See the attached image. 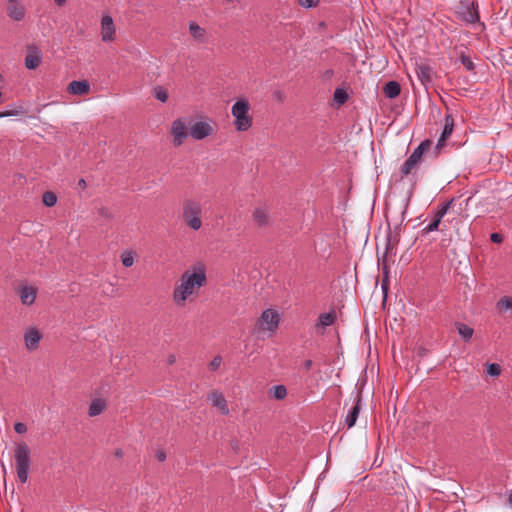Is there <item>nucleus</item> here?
Instances as JSON below:
<instances>
[{
	"label": "nucleus",
	"mask_w": 512,
	"mask_h": 512,
	"mask_svg": "<svg viewBox=\"0 0 512 512\" xmlns=\"http://www.w3.org/2000/svg\"><path fill=\"white\" fill-rule=\"evenodd\" d=\"M301 7L312 8L318 5L319 0H298Z\"/></svg>",
	"instance_id": "e433bc0d"
},
{
	"label": "nucleus",
	"mask_w": 512,
	"mask_h": 512,
	"mask_svg": "<svg viewBox=\"0 0 512 512\" xmlns=\"http://www.w3.org/2000/svg\"><path fill=\"white\" fill-rule=\"evenodd\" d=\"M14 460L17 478L22 484H24L28 480L31 465V450L25 442L16 444Z\"/></svg>",
	"instance_id": "f03ea898"
},
{
	"label": "nucleus",
	"mask_w": 512,
	"mask_h": 512,
	"mask_svg": "<svg viewBox=\"0 0 512 512\" xmlns=\"http://www.w3.org/2000/svg\"><path fill=\"white\" fill-rule=\"evenodd\" d=\"M21 113H22V110L0 112V118L8 117V116H17V115H19Z\"/></svg>",
	"instance_id": "ea45409f"
},
{
	"label": "nucleus",
	"mask_w": 512,
	"mask_h": 512,
	"mask_svg": "<svg viewBox=\"0 0 512 512\" xmlns=\"http://www.w3.org/2000/svg\"><path fill=\"white\" fill-rule=\"evenodd\" d=\"M454 128V119L452 115H446L445 124L441 136L438 139L437 148L444 146L445 141L451 136Z\"/></svg>",
	"instance_id": "dca6fc26"
},
{
	"label": "nucleus",
	"mask_w": 512,
	"mask_h": 512,
	"mask_svg": "<svg viewBox=\"0 0 512 512\" xmlns=\"http://www.w3.org/2000/svg\"><path fill=\"white\" fill-rule=\"evenodd\" d=\"M214 133V127L211 122L197 121L189 128V135L195 140H202Z\"/></svg>",
	"instance_id": "423d86ee"
},
{
	"label": "nucleus",
	"mask_w": 512,
	"mask_h": 512,
	"mask_svg": "<svg viewBox=\"0 0 512 512\" xmlns=\"http://www.w3.org/2000/svg\"><path fill=\"white\" fill-rule=\"evenodd\" d=\"M156 457L160 462H163L166 459V453L163 450H159L156 453Z\"/></svg>",
	"instance_id": "79ce46f5"
},
{
	"label": "nucleus",
	"mask_w": 512,
	"mask_h": 512,
	"mask_svg": "<svg viewBox=\"0 0 512 512\" xmlns=\"http://www.w3.org/2000/svg\"><path fill=\"white\" fill-rule=\"evenodd\" d=\"M416 73L418 79L421 81L423 85L429 83L431 81V70L426 65H419L416 69Z\"/></svg>",
	"instance_id": "5701e85b"
},
{
	"label": "nucleus",
	"mask_w": 512,
	"mask_h": 512,
	"mask_svg": "<svg viewBox=\"0 0 512 512\" xmlns=\"http://www.w3.org/2000/svg\"><path fill=\"white\" fill-rule=\"evenodd\" d=\"M490 239L493 243H501L503 241V236L499 233H492Z\"/></svg>",
	"instance_id": "a19ab883"
},
{
	"label": "nucleus",
	"mask_w": 512,
	"mask_h": 512,
	"mask_svg": "<svg viewBox=\"0 0 512 512\" xmlns=\"http://www.w3.org/2000/svg\"><path fill=\"white\" fill-rule=\"evenodd\" d=\"M253 221L258 227L267 226L270 223L269 209L265 206H258L253 211Z\"/></svg>",
	"instance_id": "4468645a"
},
{
	"label": "nucleus",
	"mask_w": 512,
	"mask_h": 512,
	"mask_svg": "<svg viewBox=\"0 0 512 512\" xmlns=\"http://www.w3.org/2000/svg\"><path fill=\"white\" fill-rule=\"evenodd\" d=\"M452 200L446 203L441 204L437 211L434 213L436 217H439L440 220L447 214L448 210L451 207Z\"/></svg>",
	"instance_id": "c85d7f7f"
},
{
	"label": "nucleus",
	"mask_w": 512,
	"mask_h": 512,
	"mask_svg": "<svg viewBox=\"0 0 512 512\" xmlns=\"http://www.w3.org/2000/svg\"><path fill=\"white\" fill-rule=\"evenodd\" d=\"M14 430L18 433V434H24L26 431H27V426L26 424L22 423V422H17L15 423L14 425Z\"/></svg>",
	"instance_id": "58836bf2"
},
{
	"label": "nucleus",
	"mask_w": 512,
	"mask_h": 512,
	"mask_svg": "<svg viewBox=\"0 0 512 512\" xmlns=\"http://www.w3.org/2000/svg\"><path fill=\"white\" fill-rule=\"evenodd\" d=\"M101 40L103 42H112L116 37V28L113 18L109 15H103L101 19Z\"/></svg>",
	"instance_id": "6e6552de"
},
{
	"label": "nucleus",
	"mask_w": 512,
	"mask_h": 512,
	"mask_svg": "<svg viewBox=\"0 0 512 512\" xmlns=\"http://www.w3.org/2000/svg\"><path fill=\"white\" fill-rule=\"evenodd\" d=\"M391 239H388L387 250L390 249Z\"/></svg>",
	"instance_id": "8fccbe9b"
},
{
	"label": "nucleus",
	"mask_w": 512,
	"mask_h": 512,
	"mask_svg": "<svg viewBox=\"0 0 512 512\" xmlns=\"http://www.w3.org/2000/svg\"><path fill=\"white\" fill-rule=\"evenodd\" d=\"M42 61V52L35 45L27 47V55L25 57V67L29 70L36 69Z\"/></svg>",
	"instance_id": "9d476101"
},
{
	"label": "nucleus",
	"mask_w": 512,
	"mask_h": 512,
	"mask_svg": "<svg viewBox=\"0 0 512 512\" xmlns=\"http://www.w3.org/2000/svg\"><path fill=\"white\" fill-rule=\"evenodd\" d=\"M361 393L358 392L356 396L355 404L351 407V409L348 411L346 417H345V424L348 428H352L359 416L360 410H361Z\"/></svg>",
	"instance_id": "ddd939ff"
},
{
	"label": "nucleus",
	"mask_w": 512,
	"mask_h": 512,
	"mask_svg": "<svg viewBox=\"0 0 512 512\" xmlns=\"http://www.w3.org/2000/svg\"><path fill=\"white\" fill-rule=\"evenodd\" d=\"M7 14L14 21H21L25 17V7L20 0H9Z\"/></svg>",
	"instance_id": "9b49d317"
},
{
	"label": "nucleus",
	"mask_w": 512,
	"mask_h": 512,
	"mask_svg": "<svg viewBox=\"0 0 512 512\" xmlns=\"http://www.w3.org/2000/svg\"><path fill=\"white\" fill-rule=\"evenodd\" d=\"M207 282L206 267L196 263L186 269L180 276L179 283L173 290V301L177 306H184L192 297L199 294L201 287Z\"/></svg>",
	"instance_id": "f257e3e1"
},
{
	"label": "nucleus",
	"mask_w": 512,
	"mask_h": 512,
	"mask_svg": "<svg viewBox=\"0 0 512 512\" xmlns=\"http://www.w3.org/2000/svg\"><path fill=\"white\" fill-rule=\"evenodd\" d=\"M421 160V155L413 151L400 168L403 176H407L417 166Z\"/></svg>",
	"instance_id": "f3484780"
},
{
	"label": "nucleus",
	"mask_w": 512,
	"mask_h": 512,
	"mask_svg": "<svg viewBox=\"0 0 512 512\" xmlns=\"http://www.w3.org/2000/svg\"><path fill=\"white\" fill-rule=\"evenodd\" d=\"M221 363H222V358H221V356L217 355L209 363V368L211 370H217L220 367Z\"/></svg>",
	"instance_id": "4c0bfd02"
},
{
	"label": "nucleus",
	"mask_w": 512,
	"mask_h": 512,
	"mask_svg": "<svg viewBox=\"0 0 512 512\" xmlns=\"http://www.w3.org/2000/svg\"><path fill=\"white\" fill-rule=\"evenodd\" d=\"M202 207L200 203L194 200H186L183 203L182 216L186 224L192 230H199L202 226L201 221Z\"/></svg>",
	"instance_id": "20e7f679"
},
{
	"label": "nucleus",
	"mask_w": 512,
	"mask_h": 512,
	"mask_svg": "<svg viewBox=\"0 0 512 512\" xmlns=\"http://www.w3.org/2000/svg\"><path fill=\"white\" fill-rule=\"evenodd\" d=\"M457 331L463 340L468 341L472 338L474 330L464 323L457 322L456 324Z\"/></svg>",
	"instance_id": "b1692460"
},
{
	"label": "nucleus",
	"mask_w": 512,
	"mask_h": 512,
	"mask_svg": "<svg viewBox=\"0 0 512 512\" xmlns=\"http://www.w3.org/2000/svg\"><path fill=\"white\" fill-rule=\"evenodd\" d=\"M154 97L162 102V103H165L168 99V93H167V90L165 88H163L162 86H156L154 88Z\"/></svg>",
	"instance_id": "bb28decb"
},
{
	"label": "nucleus",
	"mask_w": 512,
	"mask_h": 512,
	"mask_svg": "<svg viewBox=\"0 0 512 512\" xmlns=\"http://www.w3.org/2000/svg\"><path fill=\"white\" fill-rule=\"evenodd\" d=\"M78 184H79V186H81V187H84V186L86 185V183H85V180H84V179H80Z\"/></svg>",
	"instance_id": "de8ad7c7"
},
{
	"label": "nucleus",
	"mask_w": 512,
	"mask_h": 512,
	"mask_svg": "<svg viewBox=\"0 0 512 512\" xmlns=\"http://www.w3.org/2000/svg\"><path fill=\"white\" fill-rule=\"evenodd\" d=\"M171 134L173 136V142L175 146H180L183 141L187 138V132L184 122L180 119L175 120L172 123Z\"/></svg>",
	"instance_id": "f8f14e48"
},
{
	"label": "nucleus",
	"mask_w": 512,
	"mask_h": 512,
	"mask_svg": "<svg viewBox=\"0 0 512 512\" xmlns=\"http://www.w3.org/2000/svg\"><path fill=\"white\" fill-rule=\"evenodd\" d=\"M189 32L195 41L199 43L206 42L207 32L203 27L198 25L196 22L191 21L189 23Z\"/></svg>",
	"instance_id": "6ab92c4d"
},
{
	"label": "nucleus",
	"mask_w": 512,
	"mask_h": 512,
	"mask_svg": "<svg viewBox=\"0 0 512 512\" xmlns=\"http://www.w3.org/2000/svg\"><path fill=\"white\" fill-rule=\"evenodd\" d=\"M208 400L214 407H217L223 415L229 414V408L224 395L219 391H213L208 396Z\"/></svg>",
	"instance_id": "2eb2a0df"
},
{
	"label": "nucleus",
	"mask_w": 512,
	"mask_h": 512,
	"mask_svg": "<svg viewBox=\"0 0 512 512\" xmlns=\"http://www.w3.org/2000/svg\"><path fill=\"white\" fill-rule=\"evenodd\" d=\"M383 91H384V94L386 97H388L390 99H394L400 94L401 87L398 82L389 81L385 84Z\"/></svg>",
	"instance_id": "4be33fe9"
},
{
	"label": "nucleus",
	"mask_w": 512,
	"mask_h": 512,
	"mask_svg": "<svg viewBox=\"0 0 512 512\" xmlns=\"http://www.w3.org/2000/svg\"><path fill=\"white\" fill-rule=\"evenodd\" d=\"M54 2H55L58 6H63V5L66 3V0H54Z\"/></svg>",
	"instance_id": "a18cd8bd"
},
{
	"label": "nucleus",
	"mask_w": 512,
	"mask_h": 512,
	"mask_svg": "<svg viewBox=\"0 0 512 512\" xmlns=\"http://www.w3.org/2000/svg\"><path fill=\"white\" fill-rule=\"evenodd\" d=\"M16 291L18 293L20 302L23 305L30 306L35 302L36 297H37V288L36 287H34L32 285L20 283V284H18Z\"/></svg>",
	"instance_id": "0eeeda50"
},
{
	"label": "nucleus",
	"mask_w": 512,
	"mask_h": 512,
	"mask_svg": "<svg viewBox=\"0 0 512 512\" xmlns=\"http://www.w3.org/2000/svg\"><path fill=\"white\" fill-rule=\"evenodd\" d=\"M348 99V95L345 90L337 88L334 91V100L339 104H344Z\"/></svg>",
	"instance_id": "cd10ccee"
},
{
	"label": "nucleus",
	"mask_w": 512,
	"mask_h": 512,
	"mask_svg": "<svg viewBox=\"0 0 512 512\" xmlns=\"http://www.w3.org/2000/svg\"><path fill=\"white\" fill-rule=\"evenodd\" d=\"M460 61L461 63L463 64V66L468 70V71H472L474 70V63L472 62V60L470 59V57L466 56V55H462L460 57Z\"/></svg>",
	"instance_id": "f704fd0d"
},
{
	"label": "nucleus",
	"mask_w": 512,
	"mask_h": 512,
	"mask_svg": "<svg viewBox=\"0 0 512 512\" xmlns=\"http://www.w3.org/2000/svg\"><path fill=\"white\" fill-rule=\"evenodd\" d=\"M429 147H430V141L425 140V141L421 142L414 151L418 152V154H420L422 156L423 153L429 149Z\"/></svg>",
	"instance_id": "c9c22d12"
},
{
	"label": "nucleus",
	"mask_w": 512,
	"mask_h": 512,
	"mask_svg": "<svg viewBox=\"0 0 512 512\" xmlns=\"http://www.w3.org/2000/svg\"><path fill=\"white\" fill-rule=\"evenodd\" d=\"M335 320H336V312L335 311H331L328 313H322L318 317V322L316 324V328L324 329L328 326L333 325Z\"/></svg>",
	"instance_id": "aec40b11"
},
{
	"label": "nucleus",
	"mask_w": 512,
	"mask_h": 512,
	"mask_svg": "<svg viewBox=\"0 0 512 512\" xmlns=\"http://www.w3.org/2000/svg\"><path fill=\"white\" fill-rule=\"evenodd\" d=\"M121 261L125 267H131L134 264V254L132 252H124L121 255Z\"/></svg>",
	"instance_id": "c756f323"
},
{
	"label": "nucleus",
	"mask_w": 512,
	"mask_h": 512,
	"mask_svg": "<svg viewBox=\"0 0 512 512\" xmlns=\"http://www.w3.org/2000/svg\"><path fill=\"white\" fill-rule=\"evenodd\" d=\"M250 103L247 99H238L231 107V114L234 117V127L238 132L247 131L253 123V118L249 114Z\"/></svg>",
	"instance_id": "7ed1b4c3"
},
{
	"label": "nucleus",
	"mask_w": 512,
	"mask_h": 512,
	"mask_svg": "<svg viewBox=\"0 0 512 512\" xmlns=\"http://www.w3.org/2000/svg\"><path fill=\"white\" fill-rule=\"evenodd\" d=\"M43 335L36 327H29L25 330L23 338L25 347L29 351H34L39 347Z\"/></svg>",
	"instance_id": "1a4fd4ad"
},
{
	"label": "nucleus",
	"mask_w": 512,
	"mask_h": 512,
	"mask_svg": "<svg viewBox=\"0 0 512 512\" xmlns=\"http://www.w3.org/2000/svg\"><path fill=\"white\" fill-rule=\"evenodd\" d=\"M176 361L175 355H169L167 358L168 364H173Z\"/></svg>",
	"instance_id": "c03bdc74"
},
{
	"label": "nucleus",
	"mask_w": 512,
	"mask_h": 512,
	"mask_svg": "<svg viewBox=\"0 0 512 512\" xmlns=\"http://www.w3.org/2000/svg\"><path fill=\"white\" fill-rule=\"evenodd\" d=\"M304 369L309 370L312 367V360L308 359L303 364Z\"/></svg>",
	"instance_id": "37998d69"
},
{
	"label": "nucleus",
	"mask_w": 512,
	"mask_h": 512,
	"mask_svg": "<svg viewBox=\"0 0 512 512\" xmlns=\"http://www.w3.org/2000/svg\"><path fill=\"white\" fill-rule=\"evenodd\" d=\"M479 19L478 13L473 9H468L464 15V20L468 23H474Z\"/></svg>",
	"instance_id": "473e14b6"
},
{
	"label": "nucleus",
	"mask_w": 512,
	"mask_h": 512,
	"mask_svg": "<svg viewBox=\"0 0 512 512\" xmlns=\"http://www.w3.org/2000/svg\"><path fill=\"white\" fill-rule=\"evenodd\" d=\"M90 90V85L88 83V81L86 80H81V81H72L69 83L68 85V91L69 93L71 94H74V95H85L89 92Z\"/></svg>",
	"instance_id": "a211bd4d"
},
{
	"label": "nucleus",
	"mask_w": 512,
	"mask_h": 512,
	"mask_svg": "<svg viewBox=\"0 0 512 512\" xmlns=\"http://www.w3.org/2000/svg\"><path fill=\"white\" fill-rule=\"evenodd\" d=\"M487 373L492 377H497L501 374V367L497 363H492L487 366Z\"/></svg>",
	"instance_id": "7c9ffc66"
},
{
	"label": "nucleus",
	"mask_w": 512,
	"mask_h": 512,
	"mask_svg": "<svg viewBox=\"0 0 512 512\" xmlns=\"http://www.w3.org/2000/svg\"><path fill=\"white\" fill-rule=\"evenodd\" d=\"M280 322L279 313L273 309H266L258 320L259 329L274 333Z\"/></svg>",
	"instance_id": "39448f33"
},
{
	"label": "nucleus",
	"mask_w": 512,
	"mask_h": 512,
	"mask_svg": "<svg viewBox=\"0 0 512 512\" xmlns=\"http://www.w3.org/2000/svg\"><path fill=\"white\" fill-rule=\"evenodd\" d=\"M382 289L385 291V293L387 292V280L386 279H384L382 282Z\"/></svg>",
	"instance_id": "49530a36"
},
{
	"label": "nucleus",
	"mask_w": 512,
	"mask_h": 512,
	"mask_svg": "<svg viewBox=\"0 0 512 512\" xmlns=\"http://www.w3.org/2000/svg\"><path fill=\"white\" fill-rule=\"evenodd\" d=\"M440 223H441V220L439 219V217H436L434 215L432 222L424 228L425 233L437 231L439 229Z\"/></svg>",
	"instance_id": "2f4dec72"
},
{
	"label": "nucleus",
	"mask_w": 512,
	"mask_h": 512,
	"mask_svg": "<svg viewBox=\"0 0 512 512\" xmlns=\"http://www.w3.org/2000/svg\"><path fill=\"white\" fill-rule=\"evenodd\" d=\"M42 201L47 207H53L57 203V196L51 191L43 194Z\"/></svg>",
	"instance_id": "a878e982"
},
{
	"label": "nucleus",
	"mask_w": 512,
	"mask_h": 512,
	"mask_svg": "<svg viewBox=\"0 0 512 512\" xmlns=\"http://www.w3.org/2000/svg\"><path fill=\"white\" fill-rule=\"evenodd\" d=\"M500 308L508 310L512 308V297H502L497 304Z\"/></svg>",
	"instance_id": "72a5a7b5"
},
{
	"label": "nucleus",
	"mask_w": 512,
	"mask_h": 512,
	"mask_svg": "<svg viewBox=\"0 0 512 512\" xmlns=\"http://www.w3.org/2000/svg\"><path fill=\"white\" fill-rule=\"evenodd\" d=\"M0 80H2V75L0 74Z\"/></svg>",
	"instance_id": "3c124183"
},
{
	"label": "nucleus",
	"mask_w": 512,
	"mask_h": 512,
	"mask_svg": "<svg viewBox=\"0 0 512 512\" xmlns=\"http://www.w3.org/2000/svg\"><path fill=\"white\" fill-rule=\"evenodd\" d=\"M106 406V401L103 399L96 398L92 400L88 411L89 416L95 417L100 415L105 410Z\"/></svg>",
	"instance_id": "412c9836"
},
{
	"label": "nucleus",
	"mask_w": 512,
	"mask_h": 512,
	"mask_svg": "<svg viewBox=\"0 0 512 512\" xmlns=\"http://www.w3.org/2000/svg\"><path fill=\"white\" fill-rule=\"evenodd\" d=\"M270 392L277 400H282L287 396V389L284 385H276L271 388Z\"/></svg>",
	"instance_id": "393cba45"
},
{
	"label": "nucleus",
	"mask_w": 512,
	"mask_h": 512,
	"mask_svg": "<svg viewBox=\"0 0 512 512\" xmlns=\"http://www.w3.org/2000/svg\"><path fill=\"white\" fill-rule=\"evenodd\" d=\"M508 502L512 506V492L509 493Z\"/></svg>",
	"instance_id": "09e8293b"
}]
</instances>
